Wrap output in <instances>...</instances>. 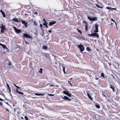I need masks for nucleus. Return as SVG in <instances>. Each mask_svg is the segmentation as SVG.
I'll return each instance as SVG.
<instances>
[{
	"label": "nucleus",
	"instance_id": "nucleus-8",
	"mask_svg": "<svg viewBox=\"0 0 120 120\" xmlns=\"http://www.w3.org/2000/svg\"><path fill=\"white\" fill-rule=\"evenodd\" d=\"M62 99L65 100H68L69 101H71V99L69 98L68 97L66 96H64V97H62Z\"/></svg>",
	"mask_w": 120,
	"mask_h": 120
},
{
	"label": "nucleus",
	"instance_id": "nucleus-45",
	"mask_svg": "<svg viewBox=\"0 0 120 120\" xmlns=\"http://www.w3.org/2000/svg\"><path fill=\"white\" fill-rule=\"evenodd\" d=\"M102 94L103 96H104L105 97H106V96L104 94L103 92Z\"/></svg>",
	"mask_w": 120,
	"mask_h": 120
},
{
	"label": "nucleus",
	"instance_id": "nucleus-33",
	"mask_svg": "<svg viewBox=\"0 0 120 120\" xmlns=\"http://www.w3.org/2000/svg\"><path fill=\"white\" fill-rule=\"evenodd\" d=\"M48 95L49 96H53L54 95V94H49Z\"/></svg>",
	"mask_w": 120,
	"mask_h": 120
},
{
	"label": "nucleus",
	"instance_id": "nucleus-58",
	"mask_svg": "<svg viewBox=\"0 0 120 120\" xmlns=\"http://www.w3.org/2000/svg\"><path fill=\"white\" fill-rule=\"evenodd\" d=\"M34 14H38V13L37 12H35V13H34Z\"/></svg>",
	"mask_w": 120,
	"mask_h": 120
},
{
	"label": "nucleus",
	"instance_id": "nucleus-2",
	"mask_svg": "<svg viewBox=\"0 0 120 120\" xmlns=\"http://www.w3.org/2000/svg\"><path fill=\"white\" fill-rule=\"evenodd\" d=\"M1 26L0 27L1 29V33H3L4 31V30H5V26L3 25L2 24H1Z\"/></svg>",
	"mask_w": 120,
	"mask_h": 120
},
{
	"label": "nucleus",
	"instance_id": "nucleus-13",
	"mask_svg": "<svg viewBox=\"0 0 120 120\" xmlns=\"http://www.w3.org/2000/svg\"><path fill=\"white\" fill-rule=\"evenodd\" d=\"M0 45L2 46V47L4 49H7L8 50V48H7L6 46L1 43H0Z\"/></svg>",
	"mask_w": 120,
	"mask_h": 120
},
{
	"label": "nucleus",
	"instance_id": "nucleus-15",
	"mask_svg": "<svg viewBox=\"0 0 120 120\" xmlns=\"http://www.w3.org/2000/svg\"><path fill=\"white\" fill-rule=\"evenodd\" d=\"M12 20L14 21L15 22H19V21H18V19L16 18H15L13 19H12Z\"/></svg>",
	"mask_w": 120,
	"mask_h": 120
},
{
	"label": "nucleus",
	"instance_id": "nucleus-22",
	"mask_svg": "<svg viewBox=\"0 0 120 120\" xmlns=\"http://www.w3.org/2000/svg\"><path fill=\"white\" fill-rule=\"evenodd\" d=\"M42 49H47V47L46 46L44 45L43 46Z\"/></svg>",
	"mask_w": 120,
	"mask_h": 120
},
{
	"label": "nucleus",
	"instance_id": "nucleus-28",
	"mask_svg": "<svg viewBox=\"0 0 120 120\" xmlns=\"http://www.w3.org/2000/svg\"><path fill=\"white\" fill-rule=\"evenodd\" d=\"M77 30L78 32L79 33L81 34H82V33L80 30L78 29H77Z\"/></svg>",
	"mask_w": 120,
	"mask_h": 120
},
{
	"label": "nucleus",
	"instance_id": "nucleus-23",
	"mask_svg": "<svg viewBox=\"0 0 120 120\" xmlns=\"http://www.w3.org/2000/svg\"><path fill=\"white\" fill-rule=\"evenodd\" d=\"M47 22H46V23L45 22V23H43V24L44 26H45L47 28H48V27L47 26Z\"/></svg>",
	"mask_w": 120,
	"mask_h": 120
},
{
	"label": "nucleus",
	"instance_id": "nucleus-42",
	"mask_svg": "<svg viewBox=\"0 0 120 120\" xmlns=\"http://www.w3.org/2000/svg\"><path fill=\"white\" fill-rule=\"evenodd\" d=\"M54 87H59V86H58V85H56L55 86H54Z\"/></svg>",
	"mask_w": 120,
	"mask_h": 120
},
{
	"label": "nucleus",
	"instance_id": "nucleus-49",
	"mask_svg": "<svg viewBox=\"0 0 120 120\" xmlns=\"http://www.w3.org/2000/svg\"><path fill=\"white\" fill-rule=\"evenodd\" d=\"M68 84H69L70 83V81L68 80Z\"/></svg>",
	"mask_w": 120,
	"mask_h": 120
},
{
	"label": "nucleus",
	"instance_id": "nucleus-44",
	"mask_svg": "<svg viewBox=\"0 0 120 120\" xmlns=\"http://www.w3.org/2000/svg\"><path fill=\"white\" fill-rule=\"evenodd\" d=\"M13 84L15 86L16 88L17 87V86H16L15 84Z\"/></svg>",
	"mask_w": 120,
	"mask_h": 120
},
{
	"label": "nucleus",
	"instance_id": "nucleus-35",
	"mask_svg": "<svg viewBox=\"0 0 120 120\" xmlns=\"http://www.w3.org/2000/svg\"><path fill=\"white\" fill-rule=\"evenodd\" d=\"M95 5L97 7H98V8H100V6H99V5H98L97 4H95Z\"/></svg>",
	"mask_w": 120,
	"mask_h": 120
},
{
	"label": "nucleus",
	"instance_id": "nucleus-57",
	"mask_svg": "<svg viewBox=\"0 0 120 120\" xmlns=\"http://www.w3.org/2000/svg\"><path fill=\"white\" fill-rule=\"evenodd\" d=\"M25 42L26 44H28V43L26 42V41H25Z\"/></svg>",
	"mask_w": 120,
	"mask_h": 120
},
{
	"label": "nucleus",
	"instance_id": "nucleus-3",
	"mask_svg": "<svg viewBox=\"0 0 120 120\" xmlns=\"http://www.w3.org/2000/svg\"><path fill=\"white\" fill-rule=\"evenodd\" d=\"M78 47L80 49L81 52L83 51L84 49V46L82 45H78Z\"/></svg>",
	"mask_w": 120,
	"mask_h": 120
},
{
	"label": "nucleus",
	"instance_id": "nucleus-18",
	"mask_svg": "<svg viewBox=\"0 0 120 120\" xmlns=\"http://www.w3.org/2000/svg\"><path fill=\"white\" fill-rule=\"evenodd\" d=\"M95 106L97 108L99 109L100 108V105L98 103H96L95 105Z\"/></svg>",
	"mask_w": 120,
	"mask_h": 120
},
{
	"label": "nucleus",
	"instance_id": "nucleus-1",
	"mask_svg": "<svg viewBox=\"0 0 120 120\" xmlns=\"http://www.w3.org/2000/svg\"><path fill=\"white\" fill-rule=\"evenodd\" d=\"M11 63L9 60L5 61L4 63L5 68L6 69L8 70L12 68V66L11 65Z\"/></svg>",
	"mask_w": 120,
	"mask_h": 120
},
{
	"label": "nucleus",
	"instance_id": "nucleus-16",
	"mask_svg": "<svg viewBox=\"0 0 120 120\" xmlns=\"http://www.w3.org/2000/svg\"><path fill=\"white\" fill-rule=\"evenodd\" d=\"M86 93L88 97L92 101L93 99V98L91 97V96L87 92H86Z\"/></svg>",
	"mask_w": 120,
	"mask_h": 120
},
{
	"label": "nucleus",
	"instance_id": "nucleus-9",
	"mask_svg": "<svg viewBox=\"0 0 120 120\" xmlns=\"http://www.w3.org/2000/svg\"><path fill=\"white\" fill-rule=\"evenodd\" d=\"M95 30H94V32H98V24H95Z\"/></svg>",
	"mask_w": 120,
	"mask_h": 120
},
{
	"label": "nucleus",
	"instance_id": "nucleus-47",
	"mask_svg": "<svg viewBox=\"0 0 120 120\" xmlns=\"http://www.w3.org/2000/svg\"><path fill=\"white\" fill-rule=\"evenodd\" d=\"M48 32L50 33H52V31L50 30H49V31H48Z\"/></svg>",
	"mask_w": 120,
	"mask_h": 120
},
{
	"label": "nucleus",
	"instance_id": "nucleus-14",
	"mask_svg": "<svg viewBox=\"0 0 120 120\" xmlns=\"http://www.w3.org/2000/svg\"><path fill=\"white\" fill-rule=\"evenodd\" d=\"M16 92L18 93L19 94H20L21 95H23L24 93H23L21 92H19L18 91V90L17 88L16 89Z\"/></svg>",
	"mask_w": 120,
	"mask_h": 120
},
{
	"label": "nucleus",
	"instance_id": "nucleus-30",
	"mask_svg": "<svg viewBox=\"0 0 120 120\" xmlns=\"http://www.w3.org/2000/svg\"><path fill=\"white\" fill-rule=\"evenodd\" d=\"M1 13L2 15H3V17H4L5 16V15L4 12L3 11V12H2Z\"/></svg>",
	"mask_w": 120,
	"mask_h": 120
},
{
	"label": "nucleus",
	"instance_id": "nucleus-63",
	"mask_svg": "<svg viewBox=\"0 0 120 120\" xmlns=\"http://www.w3.org/2000/svg\"><path fill=\"white\" fill-rule=\"evenodd\" d=\"M112 9H116V8H112Z\"/></svg>",
	"mask_w": 120,
	"mask_h": 120
},
{
	"label": "nucleus",
	"instance_id": "nucleus-5",
	"mask_svg": "<svg viewBox=\"0 0 120 120\" xmlns=\"http://www.w3.org/2000/svg\"><path fill=\"white\" fill-rule=\"evenodd\" d=\"M35 63L33 61H31L30 62V66L31 68H33L34 66Z\"/></svg>",
	"mask_w": 120,
	"mask_h": 120
},
{
	"label": "nucleus",
	"instance_id": "nucleus-40",
	"mask_svg": "<svg viewBox=\"0 0 120 120\" xmlns=\"http://www.w3.org/2000/svg\"><path fill=\"white\" fill-rule=\"evenodd\" d=\"M88 35H89L90 36L92 37H93L92 34H88Z\"/></svg>",
	"mask_w": 120,
	"mask_h": 120
},
{
	"label": "nucleus",
	"instance_id": "nucleus-29",
	"mask_svg": "<svg viewBox=\"0 0 120 120\" xmlns=\"http://www.w3.org/2000/svg\"><path fill=\"white\" fill-rule=\"evenodd\" d=\"M63 71L64 72V74H65V67H63Z\"/></svg>",
	"mask_w": 120,
	"mask_h": 120
},
{
	"label": "nucleus",
	"instance_id": "nucleus-55",
	"mask_svg": "<svg viewBox=\"0 0 120 120\" xmlns=\"http://www.w3.org/2000/svg\"><path fill=\"white\" fill-rule=\"evenodd\" d=\"M115 25L116 26V27H117V24H116V22H115Z\"/></svg>",
	"mask_w": 120,
	"mask_h": 120
},
{
	"label": "nucleus",
	"instance_id": "nucleus-21",
	"mask_svg": "<svg viewBox=\"0 0 120 120\" xmlns=\"http://www.w3.org/2000/svg\"><path fill=\"white\" fill-rule=\"evenodd\" d=\"M35 95H38V96H44V94H39L37 93H36L35 94Z\"/></svg>",
	"mask_w": 120,
	"mask_h": 120
},
{
	"label": "nucleus",
	"instance_id": "nucleus-12",
	"mask_svg": "<svg viewBox=\"0 0 120 120\" xmlns=\"http://www.w3.org/2000/svg\"><path fill=\"white\" fill-rule=\"evenodd\" d=\"M93 37L96 36L98 38L99 36L98 34L96 33H94L92 34Z\"/></svg>",
	"mask_w": 120,
	"mask_h": 120
},
{
	"label": "nucleus",
	"instance_id": "nucleus-32",
	"mask_svg": "<svg viewBox=\"0 0 120 120\" xmlns=\"http://www.w3.org/2000/svg\"><path fill=\"white\" fill-rule=\"evenodd\" d=\"M25 118L26 120H28V117L27 116H25Z\"/></svg>",
	"mask_w": 120,
	"mask_h": 120
},
{
	"label": "nucleus",
	"instance_id": "nucleus-11",
	"mask_svg": "<svg viewBox=\"0 0 120 120\" xmlns=\"http://www.w3.org/2000/svg\"><path fill=\"white\" fill-rule=\"evenodd\" d=\"M110 88L112 90L113 92H114L115 91V87L114 86H112L111 84H110Z\"/></svg>",
	"mask_w": 120,
	"mask_h": 120
},
{
	"label": "nucleus",
	"instance_id": "nucleus-43",
	"mask_svg": "<svg viewBox=\"0 0 120 120\" xmlns=\"http://www.w3.org/2000/svg\"><path fill=\"white\" fill-rule=\"evenodd\" d=\"M50 86H54V85H53V84H51L50 85Z\"/></svg>",
	"mask_w": 120,
	"mask_h": 120
},
{
	"label": "nucleus",
	"instance_id": "nucleus-50",
	"mask_svg": "<svg viewBox=\"0 0 120 120\" xmlns=\"http://www.w3.org/2000/svg\"><path fill=\"white\" fill-rule=\"evenodd\" d=\"M0 101H3V100L1 98H0Z\"/></svg>",
	"mask_w": 120,
	"mask_h": 120
},
{
	"label": "nucleus",
	"instance_id": "nucleus-54",
	"mask_svg": "<svg viewBox=\"0 0 120 120\" xmlns=\"http://www.w3.org/2000/svg\"><path fill=\"white\" fill-rule=\"evenodd\" d=\"M110 100L109 99H108V101L109 102H110Z\"/></svg>",
	"mask_w": 120,
	"mask_h": 120
},
{
	"label": "nucleus",
	"instance_id": "nucleus-46",
	"mask_svg": "<svg viewBox=\"0 0 120 120\" xmlns=\"http://www.w3.org/2000/svg\"><path fill=\"white\" fill-rule=\"evenodd\" d=\"M43 20L44 21L45 23H46V21H45V19H43Z\"/></svg>",
	"mask_w": 120,
	"mask_h": 120
},
{
	"label": "nucleus",
	"instance_id": "nucleus-27",
	"mask_svg": "<svg viewBox=\"0 0 120 120\" xmlns=\"http://www.w3.org/2000/svg\"><path fill=\"white\" fill-rule=\"evenodd\" d=\"M101 76L103 77L104 78H105V76L104 74L103 73H102L101 74Z\"/></svg>",
	"mask_w": 120,
	"mask_h": 120
},
{
	"label": "nucleus",
	"instance_id": "nucleus-34",
	"mask_svg": "<svg viewBox=\"0 0 120 120\" xmlns=\"http://www.w3.org/2000/svg\"><path fill=\"white\" fill-rule=\"evenodd\" d=\"M40 27H41V29H42V26H43L42 24H40Z\"/></svg>",
	"mask_w": 120,
	"mask_h": 120
},
{
	"label": "nucleus",
	"instance_id": "nucleus-37",
	"mask_svg": "<svg viewBox=\"0 0 120 120\" xmlns=\"http://www.w3.org/2000/svg\"><path fill=\"white\" fill-rule=\"evenodd\" d=\"M106 8L107 9H110V10L112 9V8H109L108 7H107Z\"/></svg>",
	"mask_w": 120,
	"mask_h": 120
},
{
	"label": "nucleus",
	"instance_id": "nucleus-56",
	"mask_svg": "<svg viewBox=\"0 0 120 120\" xmlns=\"http://www.w3.org/2000/svg\"><path fill=\"white\" fill-rule=\"evenodd\" d=\"M5 109L8 111H9V110L8 109L6 108Z\"/></svg>",
	"mask_w": 120,
	"mask_h": 120
},
{
	"label": "nucleus",
	"instance_id": "nucleus-53",
	"mask_svg": "<svg viewBox=\"0 0 120 120\" xmlns=\"http://www.w3.org/2000/svg\"><path fill=\"white\" fill-rule=\"evenodd\" d=\"M31 98H37L36 97H32Z\"/></svg>",
	"mask_w": 120,
	"mask_h": 120
},
{
	"label": "nucleus",
	"instance_id": "nucleus-36",
	"mask_svg": "<svg viewBox=\"0 0 120 120\" xmlns=\"http://www.w3.org/2000/svg\"><path fill=\"white\" fill-rule=\"evenodd\" d=\"M13 28H14V29L15 30H15L17 29H16V28L15 27L13 26Z\"/></svg>",
	"mask_w": 120,
	"mask_h": 120
},
{
	"label": "nucleus",
	"instance_id": "nucleus-7",
	"mask_svg": "<svg viewBox=\"0 0 120 120\" xmlns=\"http://www.w3.org/2000/svg\"><path fill=\"white\" fill-rule=\"evenodd\" d=\"M62 92L64 94H66L69 97H71V94L68 92L64 91H63Z\"/></svg>",
	"mask_w": 120,
	"mask_h": 120
},
{
	"label": "nucleus",
	"instance_id": "nucleus-38",
	"mask_svg": "<svg viewBox=\"0 0 120 120\" xmlns=\"http://www.w3.org/2000/svg\"><path fill=\"white\" fill-rule=\"evenodd\" d=\"M3 105V104L2 102H0V105L1 106H2Z\"/></svg>",
	"mask_w": 120,
	"mask_h": 120
},
{
	"label": "nucleus",
	"instance_id": "nucleus-62",
	"mask_svg": "<svg viewBox=\"0 0 120 120\" xmlns=\"http://www.w3.org/2000/svg\"><path fill=\"white\" fill-rule=\"evenodd\" d=\"M72 78H71V79H70V80H72Z\"/></svg>",
	"mask_w": 120,
	"mask_h": 120
},
{
	"label": "nucleus",
	"instance_id": "nucleus-64",
	"mask_svg": "<svg viewBox=\"0 0 120 120\" xmlns=\"http://www.w3.org/2000/svg\"><path fill=\"white\" fill-rule=\"evenodd\" d=\"M10 93V96H11V97H12V96L11 94V93Z\"/></svg>",
	"mask_w": 120,
	"mask_h": 120
},
{
	"label": "nucleus",
	"instance_id": "nucleus-25",
	"mask_svg": "<svg viewBox=\"0 0 120 120\" xmlns=\"http://www.w3.org/2000/svg\"><path fill=\"white\" fill-rule=\"evenodd\" d=\"M21 21H22V23L23 24H24L26 23L25 21L23 20H21Z\"/></svg>",
	"mask_w": 120,
	"mask_h": 120
},
{
	"label": "nucleus",
	"instance_id": "nucleus-10",
	"mask_svg": "<svg viewBox=\"0 0 120 120\" xmlns=\"http://www.w3.org/2000/svg\"><path fill=\"white\" fill-rule=\"evenodd\" d=\"M56 22L55 21H53L51 22H50L49 23V25L52 26Z\"/></svg>",
	"mask_w": 120,
	"mask_h": 120
},
{
	"label": "nucleus",
	"instance_id": "nucleus-26",
	"mask_svg": "<svg viewBox=\"0 0 120 120\" xmlns=\"http://www.w3.org/2000/svg\"><path fill=\"white\" fill-rule=\"evenodd\" d=\"M85 30H88L87 25L86 24L85 25Z\"/></svg>",
	"mask_w": 120,
	"mask_h": 120
},
{
	"label": "nucleus",
	"instance_id": "nucleus-20",
	"mask_svg": "<svg viewBox=\"0 0 120 120\" xmlns=\"http://www.w3.org/2000/svg\"><path fill=\"white\" fill-rule=\"evenodd\" d=\"M15 32L17 33H20L21 32V30L20 29H17L15 30Z\"/></svg>",
	"mask_w": 120,
	"mask_h": 120
},
{
	"label": "nucleus",
	"instance_id": "nucleus-19",
	"mask_svg": "<svg viewBox=\"0 0 120 120\" xmlns=\"http://www.w3.org/2000/svg\"><path fill=\"white\" fill-rule=\"evenodd\" d=\"M7 84H6L7 86V87H8V89H9V93H11V92L10 88L9 87L8 84V83H7Z\"/></svg>",
	"mask_w": 120,
	"mask_h": 120
},
{
	"label": "nucleus",
	"instance_id": "nucleus-17",
	"mask_svg": "<svg viewBox=\"0 0 120 120\" xmlns=\"http://www.w3.org/2000/svg\"><path fill=\"white\" fill-rule=\"evenodd\" d=\"M0 94L4 97L5 98H6L5 96L4 93L1 90H0Z\"/></svg>",
	"mask_w": 120,
	"mask_h": 120
},
{
	"label": "nucleus",
	"instance_id": "nucleus-6",
	"mask_svg": "<svg viewBox=\"0 0 120 120\" xmlns=\"http://www.w3.org/2000/svg\"><path fill=\"white\" fill-rule=\"evenodd\" d=\"M23 36L25 37L28 38H32V37L29 34H28L26 33V34H24Z\"/></svg>",
	"mask_w": 120,
	"mask_h": 120
},
{
	"label": "nucleus",
	"instance_id": "nucleus-31",
	"mask_svg": "<svg viewBox=\"0 0 120 120\" xmlns=\"http://www.w3.org/2000/svg\"><path fill=\"white\" fill-rule=\"evenodd\" d=\"M86 49L87 51H89L90 50L89 47H87L86 48Z\"/></svg>",
	"mask_w": 120,
	"mask_h": 120
},
{
	"label": "nucleus",
	"instance_id": "nucleus-59",
	"mask_svg": "<svg viewBox=\"0 0 120 120\" xmlns=\"http://www.w3.org/2000/svg\"><path fill=\"white\" fill-rule=\"evenodd\" d=\"M95 79L96 80H98V78H96Z\"/></svg>",
	"mask_w": 120,
	"mask_h": 120
},
{
	"label": "nucleus",
	"instance_id": "nucleus-52",
	"mask_svg": "<svg viewBox=\"0 0 120 120\" xmlns=\"http://www.w3.org/2000/svg\"><path fill=\"white\" fill-rule=\"evenodd\" d=\"M17 88H19H19H20V87H19L18 86H17V87H16Z\"/></svg>",
	"mask_w": 120,
	"mask_h": 120
},
{
	"label": "nucleus",
	"instance_id": "nucleus-41",
	"mask_svg": "<svg viewBox=\"0 0 120 120\" xmlns=\"http://www.w3.org/2000/svg\"><path fill=\"white\" fill-rule=\"evenodd\" d=\"M69 84L72 87V85L71 83H70Z\"/></svg>",
	"mask_w": 120,
	"mask_h": 120
},
{
	"label": "nucleus",
	"instance_id": "nucleus-24",
	"mask_svg": "<svg viewBox=\"0 0 120 120\" xmlns=\"http://www.w3.org/2000/svg\"><path fill=\"white\" fill-rule=\"evenodd\" d=\"M42 68H41L40 69V70L39 71V72L40 73H42Z\"/></svg>",
	"mask_w": 120,
	"mask_h": 120
},
{
	"label": "nucleus",
	"instance_id": "nucleus-4",
	"mask_svg": "<svg viewBox=\"0 0 120 120\" xmlns=\"http://www.w3.org/2000/svg\"><path fill=\"white\" fill-rule=\"evenodd\" d=\"M87 18L90 21H94L96 20H97V17H95L93 18H92L89 16H87Z\"/></svg>",
	"mask_w": 120,
	"mask_h": 120
},
{
	"label": "nucleus",
	"instance_id": "nucleus-51",
	"mask_svg": "<svg viewBox=\"0 0 120 120\" xmlns=\"http://www.w3.org/2000/svg\"><path fill=\"white\" fill-rule=\"evenodd\" d=\"M0 12H1V13H2V12H3V11L2 10H0Z\"/></svg>",
	"mask_w": 120,
	"mask_h": 120
},
{
	"label": "nucleus",
	"instance_id": "nucleus-61",
	"mask_svg": "<svg viewBox=\"0 0 120 120\" xmlns=\"http://www.w3.org/2000/svg\"><path fill=\"white\" fill-rule=\"evenodd\" d=\"M103 8V7H100V8Z\"/></svg>",
	"mask_w": 120,
	"mask_h": 120
},
{
	"label": "nucleus",
	"instance_id": "nucleus-60",
	"mask_svg": "<svg viewBox=\"0 0 120 120\" xmlns=\"http://www.w3.org/2000/svg\"><path fill=\"white\" fill-rule=\"evenodd\" d=\"M21 118L22 119H23V117H21Z\"/></svg>",
	"mask_w": 120,
	"mask_h": 120
},
{
	"label": "nucleus",
	"instance_id": "nucleus-48",
	"mask_svg": "<svg viewBox=\"0 0 120 120\" xmlns=\"http://www.w3.org/2000/svg\"><path fill=\"white\" fill-rule=\"evenodd\" d=\"M27 23H26L25 24H24V26H26H26H27Z\"/></svg>",
	"mask_w": 120,
	"mask_h": 120
},
{
	"label": "nucleus",
	"instance_id": "nucleus-39",
	"mask_svg": "<svg viewBox=\"0 0 120 120\" xmlns=\"http://www.w3.org/2000/svg\"><path fill=\"white\" fill-rule=\"evenodd\" d=\"M111 20L112 21H113V22H115V21L112 18L111 19Z\"/></svg>",
	"mask_w": 120,
	"mask_h": 120
}]
</instances>
